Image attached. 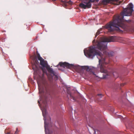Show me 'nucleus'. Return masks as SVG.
Wrapping results in <instances>:
<instances>
[{"mask_svg": "<svg viewBox=\"0 0 134 134\" xmlns=\"http://www.w3.org/2000/svg\"><path fill=\"white\" fill-rule=\"evenodd\" d=\"M133 4L130 3L128 7L124 9L120 14L114 16L113 21L107 24L105 26L108 32L111 33L115 30L120 32L121 31V29H127L128 26V24L131 21L124 20V16L131 15L133 11Z\"/></svg>", "mask_w": 134, "mask_h": 134, "instance_id": "f03ea898", "label": "nucleus"}, {"mask_svg": "<svg viewBox=\"0 0 134 134\" xmlns=\"http://www.w3.org/2000/svg\"><path fill=\"white\" fill-rule=\"evenodd\" d=\"M52 1H55V0H52Z\"/></svg>", "mask_w": 134, "mask_h": 134, "instance_id": "b1692460", "label": "nucleus"}, {"mask_svg": "<svg viewBox=\"0 0 134 134\" xmlns=\"http://www.w3.org/2000/svg\"><path fill=\"white\" fill-rule=\"evenodd\" d=\"M43 115L44 117V127L45 129V131L46 132L47 130L48 131V134H51V133L50 132L49 130L48 129V128L50 124H51L50 120L49 121V122L47 123L46 120V109H44L42 110ZM50 120H51V119L49 118Z\"/></svg>", "mask_w": 134, "mask_h": 134, "instance_id": "423d86ee", "label": "nucleus"}, {"mask_svg": "<svg viewBox=\"0 0 134 134\" xmlns=\"http://www.w3.org/2000/svg\"><path fill=\"white\" fill-rule=\"evenodd\" d=\"M6 133V134H13L12 133L10 132H7Z\"/></svg>", "mask_w": 134, "mask_h": 134, "instance_id": "dca6fc26", "label": "nucleus"}, {"mask_svg": "<svg viewBox=\"0 0 134 134\" xmlns=\"http://www.w3.org/2000/svg\"><path fill=\"white\" fill-rule=\"evenodd\" d=\"M87 70H88V71L91 72H92L93 74L94 75H95V74H94L93 71V68H90L88 67H87Z\"/></svg>", "mask_w": 134, "mask_h": 134, "instance_id": "9d476101", "label": "nucleus"}, {"mask_svg": "<svg viewBox=\"0 0 134 134\" xmlns=\"http://www.w3.org/2000/svg\"><path fill=\"white\" fill-rule=\"evenodd\" d=\"M77 68H78L79 69V70H80L81 69V68H80V67H78Z\"/></svg>", "mask_w": 134, "mask_h": 134, "instance_id": "aec40b11", "label": "nucleus"}, {"mask_svg": "<svg viewBox=\"0 0 134 134\" xmlns=\"http://www.w3.org/2000/svg\"><path fill=\"white\" fill-rule=\"evenodd\" d=\"M38 103H40V102L38 100Z\"/></svg>", "mask_w": 134, "mask_h": 134, "instance_id": "4be33fe9", "label": "nucleus"}, {"mask_svg": "<svg viewBox=\"0 0 134 134\" xmlns=\"http://www.w3.org/2000/svg\"><path fill=\"white\" fill-rule=\"evenodd\" d=\"M19 132V131L18 130V128H16V131L15 132L14 134H18V133Z\"/></svg>", "mask_w": 134, "mask_h": 134, "instance_id": "ddd939ff", "label": "nucleus"}, {"mask_svg": "<svg viewBox=\"0 0 134 134\" xmlns=\"http://www.w3.org/2000/svg\"><path fill=\"white\" fill-rule=\"evenodd\" d=\"M121 3V2H119V3L118 4H120Z\"/></svg>", "mask_w": 134, "mask_h": 134, "instance_id": "412c9836", "label": "nucleus"}, {"mask_svg": "<svg viewBox=\"0 0 134 134\" xmlns=\"http://www.w3.org/2000/svg\"><path fill=\"white\" fill-rule=\"evenodd\" d=\"M62 3L63 4H64V5L66 6L67 5V4H71L72 3V2L71 1H62Z\"/></svg>", "mask_w": 134, "mask_h": 134, "instance_id": "1a4fd4ad", "label": "nucleus"}, {"mask_svg": "<svg viewBox=\"0 0 134 134\" xmlns=\"http://www.w3.org/2000/svg\"><path fill=\"white\" fill-rule=\"evenodd\" d=\"M59 64L61 66L63 67H66L67 68H70L73 66L72 65L66 62L64 63L60 62L59 63Z\"/></svg>", "mask_w": 134, "mask_h": 134, "instance_id": "0eeeda50", "label": "nucleus"}, {"mask_svg": "<svg viewBox=\"0 0 134 134\" xmlns=\"http://www.w3.org/2000/svg\"><path fill=\"white\" fill-rule=\"evenodd\" d=\"M35 62H36V63H37V62H38V61H37V59H36L35 60Z\"/></svg>", "mask_w": 134, "mask_h": 134, "instance_id": "6ab92c4d", "label": "nucleus"}, {"mask_svg": "<svg viewBox=\"0 0 134 134\" xmlns=\"http://www.w3.org/2000/svg\"><path fill=\"white\" fill-rule=\"evenodd\" d=\"M46 102H47L45 101V102L44 103V104H45V103H46Z\"/></svg>", "mask_w": 134, "mask_h": 134, "instance_id": "5701e85b", "label": "nucleus"}, {"mask_svg": "<svg viewBox=\"0 0 134 134\" xmlns=\"http://www.w3.org/2000/svg\"><path fill=\"white\" fill-rule=\"evenodd\" d=\"M95 40H94L92 41V43H95Z\"/></svg>", "mask_w": 134, "mask_h": 134, "instance_id": "a211bd4d", "label": "nucleus"}, {"mask_svg": "<svg viewBox=\"0 0 134 134\" xmlns=\"http://www.w3.org/2000/svg\"><path fill=\"white\" fill-rule=\"evenodd\" d=\"M68 93L69 94L70 97L72 99L74 100H75L74 99V97L72 96L71 93L69 92H68Z\"/></svg>", "mask_w": 134, "mask_h": 134, "instance_id": "9b49d317", "label": "nucleus"}, {"mask_svg": "<svg viewBox=\"0 0 134 134\" xmlns=\"http://www.w3.org/2000/svg\"><path fill=\"white\" fill-rule=\"evenodd\" d=\"M99 132L98 130H94L93 134H99Z\"/></svg>", "mask_w": 134, "mask_h": 134, "instance_id": "f8f14e48", "label": "nucleus"}, {"mask_svg": "<svg viewBox=\"0 0 134 134\" xmlns=\"http://www.w3.org/2000/svg\"><path fill=\"white\" fill-rule=\"evenodd\" d=\"M43 76L44 75L43 74L41 78V80L37 81L39 92L40 94H44L45 91L46 94L45 97H47L50 94V90L47 88V86L48 84L47 81L44 80Z\"/></svg>", "mask_w": 134, "mask_h": 134, "instance_id": "7ed1b4c3", "label": "nucleus"}, {"mask_svg": "<svg viewBox=\"0 0 134 134\" xmlns=\"http://www.w3.org/2000/svg\"><path fill=\"white\" fill-rule=\"evenodd\" d=\"M104 63L103 62V63L101 64V65L99 67L100 68V72L102 73L105 74L103 75V78H106L108 77V76L111 75L112 74L115 77H117L118 76V74L117 72H114L113 74L110 71H108L107 70V68L105 65L104 66Z\"/></svg>", "mask_w": 134, "mask_h": 134, "instance_id": "39448f33", "label": "nucleus"}, {"mask_svg": "<svg viewBox=\"0 0 134 134\" xmlns=\"http://www.w3.org/2000/svg\"><path fill=\"white\" fill-rule=\"evenodd\" d=\"M124 84H125V83H121L120 84V85H121V86H123L124 85Z\"/></svg>", "mask_w": 134, "mask_h": 134, "instance_id": "f3484780", "label": "nucleus"}, {"mask_svg": "<svg viewBox=\"0 0 134 134\" xmlns=\"http://www.w3.org/2000/svg\"><path fill=\"white\" fill-rule=\"evenodd\" d=\"M40 97H41V95H40Z\"/></svg>", "mask_w": 134, "mask_h": 134, "instance_id": "393cba45", "label": "nucleus"}, {"mask_svg": "<svg viewBox=\"0 0 134 134\" xmlns=\"http://www.w3.org/2000/svg\"><path fill=\"white\" fill-rule=\"evenodd\" d=\"M99 34V33H98V32H97L96 34V35H95V37H96V36L98 35Z\"/></svg>", "mask_w": 134, "mask_h": 134, "instance_id": "4468645a", "label": "nucleus"}, {"mask_svg": "<svg viewBox=\"0 0 134 134\" xmlns=\"http://www.w3.org/2000/svg\"><path fill=\"white\" fill-rule=\"evenodd\" d=\"M115 40L114 36H111L109 37L104 38L101 41H97L93 46L90 47L86 52L84 50L85 55L87 57L93 58L95 56H96L99 59V65L98 66V68L101 65V64L104 63V66L106 65L107 63L105 62V59L103 58V55L102 53L98 49L101 51H103V54L106 55L107 54L109 56H112L114 55L113 52H108L105 51L107 48V42H114Z\"/></svg>", "mask_w": 134, "mask_h": 134, "instance_id": "f257e3e1", "label": "nucleus"}, {"mask_svg": "<svg viewBox=\"0 0 134 134\" xmlns=\"http://www.w3.org/2000/svg\"><path fill=\"white\" fill-rule=\"evenodd\" d=\"M37 59L40 61V65L42 67H45L46 68L48 72L51 74L52 77L55 76V79H57L58 77L56 75V73L53 70V69L51 68L48 65L47 61L45 60L41 57L38 53H37Z\"/></svg>", "mask_w": 134, "mask_h": 134, "instance_id": "20e7f679", "label": "nucleus"}, {"mask_svg": "<svg viewBox=\"0 0 134 134\" xmlns=\"http://www.w3.org/2000/svg\"><path fill=\"white\" fill-rule=\"evenodd\" d=\"M118 0H102V2L105 4L109 3L110 1H117Z\"/></svg>", "mask_w": 134, "mask_h": 134, "instance_id": "6e6552de", "label": "nucleus"}, {"mask_svg": "<svg viewBox=\"0 0 134 134\" xmlns=\"http://www.w3.org/2000/svg\"><path fill=\"white\" fill-rule=\"evenodd\" d=\"M98 96H100L101 97L102 96V95L101 94H98Z\"/></svg>", "mask_w": 134, "mask_h": 134, "instance_id": "2eb2a0df", "label": "nucleus"}]
</instances>
